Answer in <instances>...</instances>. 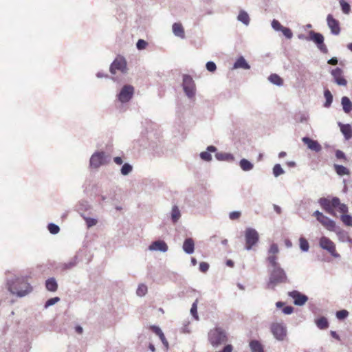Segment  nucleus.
<instances>
[{"label": "nucleus", "mask_w": 352, "mask_h": 352, "mask_svg": "<svg viewBox=\"0 0 352 352\" xmlns=\"http://www.w3.org/2000/svg\"><path fill=\"white\" fill-rule=\"evenodd\" d=\"M8 290L17 296L23 297L32 290V287L23 277L16 278L8 284Z\"/></svg>", "instance_id": "nucleus-1"}, {"label": "nucleus", "mask_w": 352, "mask_h": 352, "mask_svg": "<svg viewBox=\"0 0 352 352\" xmlns=\"http://www.w3.org/2000/svg\"><path fill=\"white\" fill-rule=\"evenodd\" d=\"M319 204L327 213L333 216L336 215L335 208H337L342 213H346L348 211L347 206L344 204H341L338 197H333L332 199L320 198Z\"/></svg>", "instance_id": "nucleus-2"}, {"label": "nucleus", "mask_w": 352, "mask_h": 352, "mask_svg": "<svg viewBox=\"0 0 352 352\" xmlns=\"http://www.w3.org/2000/svg\"><path fill=\"white\" fill-rule=\"evenodd\" d=\"M287 281V275L280 267H273L270 274L267 289H274L278 284L285 283Z\"/></svg>", "instance_id": "nucleus-3"}, {"label": "nucleus", "mask_w": 352, "mask_h": 352, "mask_svg": "<svg viewBox=\"0 0 352 352\" xmlns=\"http://www.w3.org/2000/svg\"><path fill=\"white\" fill-rule=\"evenodd\" d=\"M208 340L213 346H217L228 340L226 331L221 327H215L208 333Z\"/></svg>", "instance_id": "nucleus-4"}, {"label": "nucleus", "mask_w": 352, "mask_h": 352, "mask_svg": "<svg viewBox=\"0 0 352 352\" xmlns=\"http://www.w3.org/2000/svg\"><path fill=\"white\" fill-rule=\"evenodd\" d=\"M244 235L245 241V248L247 250H250L258 242L259 234L255 229L248 228L245 230Z\"/></svg>", "instance_id": "nucleus-5"}, {"label": "nucleus", "mask_w": 352, "mask_h": 352, "mask_svg": "<svg viewBox=\"0 0 352 352\" xmlns=\"http://www.w3.org/2000/svg\"><path fill=\"white\" fill-rule=\"evenodd\" d=\"M182 86L184 92L188 98L194 97L195 94V84L190 76L184 75Z\"/></svg>", "instance_id": "nucleus-6"}, {"label": "nucleus", "mask_w": 352, "mask_h": 352, "mask_svg": "<svg viewBox=\"0 0 352 352\" xmlns=\"http://www.w3.org/2000/svg\"><path fill=\"white\" fill-rule=\"evenodd\" d=\"M316 219L328 230L334 231L336 223L318 210L315 211L313 214Z\"/></svg>", "instance_id": "nucleus-7"}, {"label": "nucleus", "mask_w": 352, "mask_h": 352, "mask_svg": "<svg viewBox=\"0 0 352 352\" xmlns=\"http://www.w3.org/2000/svg\"><path fill=\"white\" fill-rule=\"evenodd\" d=\"M109 157L104 152H97L92 155L90 159V165L94 168H98L101 165L107 164Z\"/></svg>", "instance_id": "nucleus-8"}, {"label": "nucleus", "mask_w": 352, "mask_h": 352, "mask_svg": "<svg viewBox=\"0 0 352 352\" xmlns=\"http://www.w3.org/2000/svg\"><path fill=\"white\" fill-rule=\"evenodd\" d=\"M271 331L274 336L278 340H283L287 336L286 327L280 323H272L271 325Z\"/></svg>", "instance_id": "nucleus-9"}, {"label": "nucleus", "mask_w": 352, "mask_h": 352, "mask_svg": "<svg viewBox=\"0 0 352 352\" xmlns=\"http://www.w3.org/2000/svg\"><path fill=\"white\" fill-rule=\"evenodd\" d=\"M320 246L328 251L333 256L338 257L339 254L336 252L334 243L326 236H322L320 239Z\"/></svg>", "instance_id": "nucleus-10"}, {"label": "nucleus", "mask_w": 352, "mask_h": 352, "mask_svg": "<svg viewBox=\"0 0 352 352\" xmlns=\"http://www.w3.org/2000/svg\"><path fill=\"white\" fill-rule=\"evenodd\" d=\"M309 36L310 39L313 41L316 44H317L318 49L322 53L327 54L328 52V49L324 43V37L321 34L311 31Z\"/></svg>", "instance_id": "nucleus-11"}, {"label": "nucleus", "mask_w": 352, "mask_h": 352, "mask_svg": "<svg viewBox=\"0 0 352 352\" xmlns=\"http://www.w3.org/2000/svg\"><path fill=\"white\" fill-rule=\"evenodd\" d=\"M117 71H120L122 73L126 71V62L123 58H117L114 60L110 67V72L115 74Z\"/></svg>", "instance_id": "nucleus-12"}, {"label": "nucleus", "mask_w": 352, "mask_h": 352, "mask_svg": "<svg viewBox=\"0 0 352 352\" xmlns=\"http://www.w3.org/2000/svg\"><path fill=\"white\" fill-rule=\"evenodd\" d=\"M134 89L131 85H125L121 89L118 99L122 102H126L130 100L133 94Z\"/></svg>", "instance_id": "nucleus-13"}, {"label": "nucleus", "mask_w": 352, "mask_h": 352, "mask_svg": "<svg viewBox=\"0 0 352 352\" xmlns=\"http://www.w3.org/2000/svg\"><path fill=\"white\" fill-rule=\"evenodd\" d=\"M327 21L329 28L331 29V33L335 35L339 34L340 32L339 21L335 19L331 14H328Z\"/></svg>", "instance_id": "nucleus-14"}, {"label": "nucleus", "mask_w": 352, "mask_h": 352, "mask_svg": "<svg viewBox=\"0 0 352 352\" xmlns=\"http://www.w3.org/2000/svg\"><path fill=\"white\" fill-rule=\"evenodd\" d=\"M342 70L337 67L331 71V75L333 76L335 82L341 86H346L347 84L346 80L344 78Z\"/></svg>", "instance_id": "nucleus-15"}, {"label": "nucleus", "mask_w": 352, "mask_h": 352, "mask_svg": "<svg viewBox=\"0 0 352 352\" xmlns=\"http://www.w3.org/2000/svg\"><path fill=\"white\" fill-rule=\"evenodd\" d=\"M289 295L294 299V302L296 305H302L308 300V298L305 295L300 294L298 291L291 292L289 293Z\"/></svg>", "instance_id": "nucleus-16"}, {"label": "nucleus", "mask_w": 352, "mask_h": 352, "mask_svg": "<svg viewBox=\"0 0 352 352\" xmlns=\"http://www.w3.org/2000/svg\"><path fill=\"white\" fill-rule=\"evenodd\" d=\"M302 140L312 151L319 152L322 149L321 145L316 140H311L308 137L302 138Z\"/></svg>", "instance_id": "nucleus-17"}, {"label": "nucleus", "mask_w": 352, "mask_h": 352, "mask_svg": "<svg viewBox=\"0 0 352 352\" xmlns=\"http://www.w3.org/2000/svg\"><path fill=\"white\" fill-rule=\"evenodd\" d=\"M149 250L152 251L160 250L164 252L168 250V245L163 241H156L150 245Z\"/></svg>", "instance_id": "nucleus-18"}, {"label": "nucleus", "mask_w": 352, "mask_h": 352, "mask_svg": "<svg viewBox=\"0 0 352 352\" xmlns=\"http://www.w3.org/2000/svg\"><path fill=\"white\" fill-rule=\"evenodd\" d=\"M183 249L187 254H192L195 250V243L192 239H186L183 244Z\"/></svg>", "instance_id": "nucleus-19"}, {"label": "nucleus", "mask_w": 352, "mask_h": 352, "mask_svg": "<svg viewBox=\"0 0 352 352\" xmlns=\"http://www.w3.org/2000/svg\"><path fill=\"white\" fill-rule=\"evenodd\" d=\"M173 32L174 34L181 38H185L184 29L180 23H175L173 25Z\"/></svg>", "instance_id": "nucleus-20"}, {"label": "nucleus", "mask_w": 352, "mask_h": 352, "mask_svg": "<svg viewBox=\"0 0 352 352\" xmlns=\"http://www.w3.org/2000/svg\"><path fill=\"white\" fill-rule=\"evenodd\" d=\"M341 103L342 105L343 111L346 113H349L352 111V102L348 97L343 96L342 98Z\"/></svg>", "instance_id": "nucleus-21"}, {"label": "nucleus", "mask_w": 352, "mask_h": 352, "mask_svg": "<svg viewBox=\"0 0 352 352\" xmlns=\"http://www.w3.org/2000/svg\"><path fill=\"white\" fill-rule=\"evenodd\" d=\"M340 131L346 140L352 138V129L349 124H340Z\"/></svg>", "instance_id": "nucleus-22"}, {"label": "nucleus", "mask_w": 352, "mask_h": 352, "mask_svg": "<svg viewBox=\"0 0 352 352\" xmlns=\"http://www.w3.org/2000/svg\"><path fill=\"white\" fill-rule=\"evenodd\" d=\"M217 150L216 147L214 146H209L207 148L208 151H204L200 153L201 158L204 161H210L212 160V156L210 152H215Z\"/></svg>", "instance_id": "nucleus-23"}, {"label": "nucleus", "mask_w": 352, "mask_h": 352, "mask_svg": "<svg viewBox=\"0 0 352 352\" xmlns=\"http://www.w3.org/2000/svg\"><path fill=\"white\" fill-rule=\"evenodd\" d=\"M250 67V65L243 56L239 57L234 65V69L242 68L244 69H248Z\"/></svg>", "instance_id": "nucleus-24"}, {"label": "nucleus", "mask_w": 352, "mask_h": 352, "mask_svg": "<svg viewBox=\"0 0 352 352\" xmlns=\"http://www.w3.org/2000/svg\"><path fill=\"white\" fill-rule=\"evenodd\" d=\"M45 287L50 292H56L58 288V284L54 278H50L46 280Z\"/></svg>", "instance_id": "nucleus-25"}, {"label": "nucleus", "mask_w": 352, "mask_h": 352, "mask_svg": "<svg viewBox=\"0 0 352 352\" xmlns=\"http://www.w3.org/2000/svg\"><path fill=\"white\" fill-rule=\"evenodd\" d=\"M218 160L232 162L234 157L232 155L226 153H217L215 155Z\"/></svg>", "instance_id": "nucleus-26"}, {"label": "nucleus", "mask_w": 352, "mask_h": 352, "mask_svg": "<svg viewBox=\"0 0 352 352\" xmlns=\"http://www.w3.org/2000/svg\"><path fill=\"white\" fill-rule=\"evenodd\" d=\"M252 352H263V346L257 340H252L250 342Z\"/></svg>", "instance_id": "nucleus-27"}, {"label": "nucleus", "mask_w": 352, "mask_h": 352, "mask_svg": "<svg viewBox=\"0 0 352 352\" xmlns=\"http://www.w3.org/2000/svg\"><path fill=\"white\" fill-rule=\"evenodd\" d=\"M316 324L320 329H326L329 327V322L325 317H320L316 320Z\"/></svg>", "instance_id": "nucleus-28"}, {"label": "nucleus", "mask_w": 352, "mask_h": 352, "mask_svg": "<svg viewBox=\"0 0 352 352\" xmlns=\"http://www.w3.org/2000/svg\"><path fill=\"white\" fill-rule=\"evenodd\" d=\"M334 169L336 173L340 176L348 175L350 173L349 169L342 165L335 164Z\"/></svg>", "instance_id": "nucleus-29"}, {"label": "nucleus", "mask_w": 352, "mask_h": 352, "mask_svg": "<svg viewBox=\"0 0 352 352\" xmlns=\"http://www.w3.org/2000/svg\"><path fill=\"white\" fill-rule=\"evenodd\" d=\"M268 80L273 84L280 86L283 84V80L276 74H271Z\"/></svg>", "instance_id": "nucleus-30"}, {"label": "nucleus", "mask_w": 352, "mask_h": 352, "mask_svg": "<svg viewBox=\"0 0 352 352\" xmlns=\"http://www.w3.org/2000/svg\"><path fill=\"white\" fill-rule=\"evenodd\" d=\"M239 164L241 169L244 171H248L253 168V164L246 159H242Z\"/></svg>", "instance_id": "nucleus-31"}, {"label": "nucleus", "mask_w": 352, "mask_h": 352, "mask_svg": "<svg viewBox=\"0 0 352 352\" xmlns=\"http://www.w3.org/2000/svg\"><path fill=\"white\" fill-rule=\"evenodd\" d=\"M324 96L326 99L324 106L325 107H329L333 101V96H332L331 91L329 89H326L324 91Z\"/></svg>", "instance_id": "nucleus-32"}, {"label": "nucleus", "mask_w": 352, "mask_h": 352, "mask_svg": "<svg viewBox=\"0 0 352 352\" xmlns=\"http://www.w3.org/2000/svg\"><path fill=\"white\" fill-rule=\"evenodd\" d=\"M180 211L177 206H175L172 208L171 219L174 223L177 222L180 218Z\"/></svg>", "instance_id": "nucleus-33"}, {"label": "nucleus", "mask_w": 352, "mask_h": 352, "mask_svg": "<svg viewBox=\"0 0 352 352\" xmlns=\"http://www.w3.org/2000/svg\"><path fill=\"white\" fill-rule=\"evenodd\" d=\"M238 20L245 25H248L250 21L249 15L245 11H241L238 15Z\"/></svg>", "instance_id": "nucleus-34"}, {"label": "nucleus", "mask_w": 352, "mask_h": 352, "mask_svg": "<svg viewBox=\"0 0 352 352\" xmlns=\"http://www.w3.org/2000/svg\"><path fill=\"white\" fill-rule=\"evenodd\" d=\"M341 221L345 226L352 227V217L351 215L343 213L341 216Z\"/></svg>", "instance_id": "nucleus-35"}, {"label": "nucleus", "mask_w": 352, "mask_h": 352, "mask_svg": "<svg viewBox=\"0 0 352 352\" xmlns=\"http://www.w3.org/2000/svg\"><path fill=\"white\" fill-rule=\"evenodd\" d=\"M277 256L274 254H269V256L267 257V261L272 267H280L278 263L277 262Z\"/></svg>", "instance_id": "nucleus-36"}, {"label": "nucleus", "mask_w": 352, "mask_h": 352, "mask_svg": "<svg viewBox=\"0 0 352 352\" xmlns=\"http://www.w3.org/2000/svg\"><path fill=\"white\" fill-rule=\"evenodd\" d=\"M151 329L156 335H157L160 337V340L163 342L166 341L165 336L160 327L157 326H152L151 327Z\"/></svg>", "instance_id": "nucleus-37"}, {"label": "nucleus", "mask_w": 352, "mask_h": 352, "mask_svg": "<svg viewBox=\"0 0 352 352\" xmlns=\"http://www.w3.org/2000/svg\"><path fill=\"white\" fill-rule=\"evenodd\" d=\"M299 243H300V249L302 251H305V252L308 251V250L309 248V245L306 239H305L304 237H300L299 239Z\"/></svg>", "instance_id": "nucleus-38"}, {"label": "nucleus", "mask_w": 352, "mask_h": 352, "mask_svg": "<svg viewBox=\"0 0 352 352\" xmlns=\"http://www.w3.org/2000/svg\"><path fill=\"white\" fill-rule=\"evenodd\" d=\"M147 286L144 284H140L136 291L137 295L144 296L147 293Z\"/></svg>", "instance_id": "nucleus-39"}, {"label": "nucleus", "mask_w": 352, "mask_h": 352, "mask_svg": "<svg viewBox=\"0 0 352 352\" xmlns=\"http://www.w3.org/2000/svg\"><path fill=\"white\" fill-rule=\"evenodd\" d=\"M197 304H198V299H196L195 301L192 303L191 309H190V313L192 315V316L195 318V320H199V316L197 314Z\"/></svg>", "instance_id": "nucleus-40"}, {"label": "nucleus", "mask_w": 352, "mask_h": 352, "mask_svg": "<svg viewBox=\"0 0 352 352\" xmlns=\"http://www.w3.org/2000/svg\"><path fill=\"white\" fill-rule=\"evenodd\" d=\"M342 10L344 14H349L351 11L350 5L344 0H340Z\"/></svg>", "instance_id": "nucleus-41"}, {"label": "nucleus", "mask_w": 352, "mask_h": 352, "mask_svg": "<svg viewBox=\"0 0 352 352\" xmlns=\"http://www.w3.org/2000/svg\"><path fill=\"white\" fill-rule=\"evenodd\" d=\"M132 166L130 165L129 164L126 163L122 166L121 168V173L123 175H126L132 171Z\"/></svg>", "instance_id": "nucleus-42"}, {"label": "nucleus", "mask_w": 352, "mask_h": 352, "mask_svg": "<svg viewBox=\"0 0 352 352\" xmlns=\"http://www.w3.org/2000/svg\"><path fill=\"white\" fill-rule=\"evenodd\" d=\"M284 173V170L280 164H276L273 168V174L275 177H278Z\"/></svg>", "instance_id": "nucleus-43"}, {"label": "nucleus", "mask_w": 352, "mask_h": 352, "mask_svg": "<svg viewBox=\"0 0 352 352\" xmlns=\"http://www.w3.org/2000/svg\"><path fill=\"white\" fill-rule=\"evenodd\" d=\"M348 315H349V312L345 309L340 310V311H338L336 312V317L339 320H343V319L346 318L348 316Z\"/></svg>", "instance_id": "nucleus-44"}, {"label": "nucleus", "mask_w": 352, "mask_h": 352, "mask_svg": "<svg viewBox=\"0 0 352 352\" xmlns=\"http://www.w3.org/2000/svg\"><path fill=\"white\" fill-rule=\"evenodd\" d=\"M48 230L50 232V233L53 234H57L59 230H60V228L59 227L56 225V224H54V223H50L48 225Z\"/></svg>", "instance_id": "nucleus-45"}, {"label": "nucleus", "mask_w": 352, "mask_h": 352, "mask_svg": "<svg viewBox=\"0 0 352 352\" xmlns=\"http://www.w3.org/2000/svg\"><path fill=\"white\" fill-rule=\"evenodd\" d=\"M278 252H279V250H278V247L277 244L272 243L270 245L268 253H269V254L276 255L278 253Z\"/></svg>", "instance_id": "nucleus-46"}, {"label": "nucleus", "mask_w": 352, "mask_h": 352, "mask_svg": "<svg viewBox=\"0 0 352 352\" xmlns=\"http://www.w3.org/2000/svg\"><path fill=\"white\" fill-rule=\"evenodd\" d=\"M280 31L283 32V35L287 38H291L293 36L291 30L288 28L283 27Z\"/></svg>", "instance_id": "nucleus-47"}, {"label": "nucleus", "mask_w": 352, "mask_h": 352, "mask_svg": "<svg viewBox=\"0 0 352 352\" xmlns=\"http://www.w3.org/2000/svg\"><path fill=\"white\" fill-rule=\"evenodd\" d=\"M272 28L276 31H280L283 26L280 23V22L276 19H274L272 22Z\"/></svg>", "instance_id": "nucleus-48"}, {"label": "nucleus", "mask_w": 352, "mask_h": 352, "mask_svg": "<svg viewBox=\"0 0 352 352\" xmlns=\"http://www.w3.org/2000/svg\"><path fill=\"white\" fill-rule=\"evenodd\" d=\"M59 300H60V298L58 297H54V298H50L45 302V307H48L50 306H52V305H54L55 303H56L57 302H58Z\"/></svg>", "instance_id": "nucleus-49"}, {"label": "nucleus", "mask_w": 352, "mask_h": 352, "mask_svg": "<svg viewBox=\"0 0 352 352\" xmlns=\"http://www.w3.org/2000/svg\"><path fill=\"white\" fill-rule=\"evenodd\" d=\"M148 43L144 40L140 39L137 42L136 46L138 50H141L145 49Z\"/></svg>", "instance_id": "nucleus-50"}, {"label": "nucleus", "mask_w": 352, "mask_h": 352, "mask_svg": "<svg viewBox=\"0 0 352 352\" xmlns=\"http://www.w3.org/2000/svg\"><path fill=\"white\" fill-rule=\"evenodd\" d=\"M209 269V264L206 262H201L199 263V270L203 272V273H205Z\"/></svg>", "instance_id": "nucleus-51"}, {"label": "nucleus", "mask_w": 352, "mask_h": 352, "mask_svg": "<svg viewBox=\"0 0 352 352\" xmlns=\"http://www.w3.org/2000/svg\"><path fill=\"white\" fill-rule=\"evenodd\" d=\"M206 69L211 72H213L216 70L217 67L214 62L209 61L206 63Z\"/></svg>", "instance_id": "nucleus-52"}, {"label": "nucleus", "mask_w": 352, "mask_h": 352, "mask_svg": "<svg viewBox=\"0 0 352 352\" xmlns=\"http://www.w3.org/2000/svg\"><path fill=\"white\" fill-rule=\"evenodd\" d=\"M241 212L238 211L231 212L229 214V217L231 220H236L240 218Z\"/></svg>", "instance_id": "nucleus-53"}, {"label": "nucleus", "mask_w": 352, "mask_h": 352, "mask_svg": "<svg viewBox=\"0 0 352 352\" xmlns=\"http://www.w3.org/2000/svg\"><path fill=\"white\" fill-rule=\"evenodd\" d=\"M336 156L338 159L346 160L345 155L342 151H340V150L336 151Z\"/></svg>", "instance_id": "nucleus-54"}, {"label": "nucleus", "mask_w": 352, "mask_h": 352, "mask_svg": "<svg viewBox=\"0 0 352 352\" xmlns=\"http://www.w3.org/2000/svg\"><path fill=\"white\" fill-rule=\"evenodd\" d=\"M283 313L285 314H290L293 311V307L287 306L283 309Z\"/></svg>", "instance_id": "nucleus-55"}, {"label": "nucleus", "mask_w": 352, "mask_h": 352, "mask_svg": "<svg viewBox=\"0 0 352 352\" xmlns=\"http://www.w3.org/2000/svg\"><path fill=\"white\" fill-rule=\"evenodd\" d=\"M113 161L118 165H121L123 162V161L120 157H114Z\"/></svg>", "instance_id": "nucleus-56"}, {"label": "nucleus", "mask_w": 352, "mask_h": 352, "mask_svg": "<svg viewBox=\"0 0 352 352\" xmlns=\"http://www.w3.org/2000/svg\"><path fill=\"white\" fill-rule=\"evenodd\" d=\"M328 63L332 65H336L338 64V59L336 58H331L328 60Z\"/></svg>", "instance_id": "nucleus-57"}, {"label": "nucleus", "mask_w": 352, "mask_h": 352, "mask_svg": "<svg viewBox=\"0 0 352 352\" xmlns=\"http://www.w3.org/2000/svg\"><path fill=\"white\" fill-rule=\"evenodd\" d=\"M331 335L335 339H336L338 340H340V337L339 336V335L336 331H331Z\"/></svg>", "instance_id": "nucleus-58"}, {"label": "nucleus", "mask_w": 352, "mask_h": 352, "mask_svg": "<svg viewBox=\"0 0 352 352\" xmlns=\"http://www.w3.org/2000/svg\"><path fill=\"white\" fill-rule=\"evenodd\" d=\"M96 223V221L94 219H91L89 221H88V226H92L94 225H95Z\"/></svg>", "instance_id": "nucleus-59"}, {"label": "nucleus", "mask_w": 352, "mask_h": 352, "mask_svg": "<svg viewBox=\"0 0 352 352\" xmlns=\"http://www.w3.org/2000/svg\"><path fill=\"white\" fill-rule=\"evenodd\" d=\"M76 331L78 333L80 334L82 333V328L80 326H77L76 327Z\"/></svg>", "instance_id": "nucleus-60"}, {"label": "nucleus", "mask_w": 352, "mask_h": 352, "mask_svg": "<svg viewBox=\"0 0 352 352\" xmlns=\"http://www.w3.org/2000/svg\"><path fill=\"white\" fill-rule=\"evenodd\" d=\"M226 265L230 267H232L234 266V262L231 260H228L226 261Z\"/></svg>", "instance_id": "nucleus-61"}, {"label": "nucleus", "mask_w": 352, "mask_h": 352, "mask_svg": "<svg viewBox=\"0 0 352 352\" xmlns=\"http://www.w3.org/2000/svg\"><path fill=\"white\" fill-rule=\"evenodd\" d=\"M191 263L193 265H195L197 264V260L195 258H192Z\"/></svg>", "instance_id": "nucleus-62"}, {"label": "nucleus", "mask_w": 352, "mask_h": 352, "mask_svg": "<svg viewBox=\"0 0 352 352\" xmlns=\"http://www.w3.org/2000/svg\"><path fill=\"white\" fill-rule=\"evenodd\" d=\"M149 349H151V351L154 352L155 349V346L153 345V344H150L149 345Z\"/></svg>", "instance_id": "nucleus-63"}, {"label": "nucleus", "mask_w": 352, "mask_h": 352, "mask_svg": "<svg viewBox=\"0 0 352 352\" xmlns=\"http://www.w3.org/2000/svg\"><path fill=\"white\" fill-rule=\"evenodd\" d=\"M348 49L352 52V43L348 45Z\"/></svg>", "instance_id": "nucleus-64"}]
</instances>
